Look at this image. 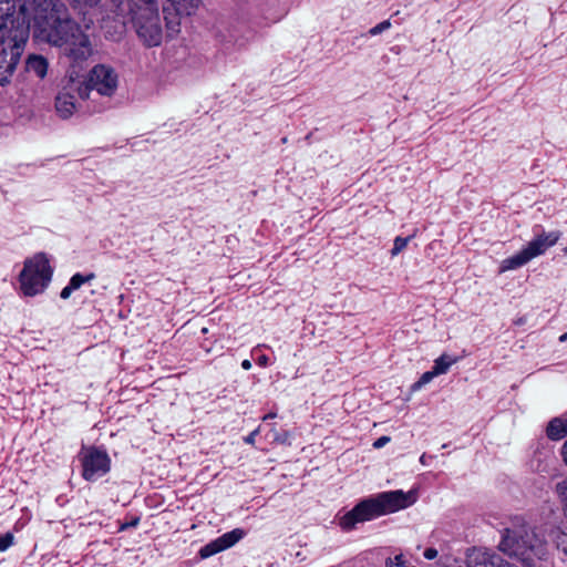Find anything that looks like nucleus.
<instances>
[{
	"label": "nucleus",
	"instance_id": "25",
	"mask_svg": "<svg viewBox=\"0 0 567 567\" xmlns=\"http://www.w3.org/2000/svg\"><path fill=\"white\" fill-rule=\"evenodd\" d=\"M388 28H390V22L389 21H383V22L377 24L375 27H373L370 30V33L372 35H377V34L381 33L382 31L386 30Z\"/></svg>",
	"mask_w": 567,
	"mask_h": 567
},
{
	"label": "nucleus",
	"instance_id": "9",
	"mask_svg": "<svg viewBox=\"0 0 567 567\" xmlns=\"http://www.w3.org/2000/svg\"><path fill=\"white\" fill-rule=\"evenodd\" d=\"M133 27L138 39L147 48L161 45L163 41V27L159 17V9L131 16Z\"/></svg>",
	"mask_w": 567,
	"mask_h": 567
},
{
	"label": "nucleus",
	"instance_id": "13",
	"mask_svg": "<svg viewBox=\"0 0 567 567\" xmlns=\"http://www.w3.org/2000/svg\"><path fill=\"white\" fill-rule=\"evenodd\" d=\"M80 83L70 80L55 99V109L60 117L69 118L76 110L75 99L79 96Z\"/></svg>",
	"mask_w": 567,
	"mask_h": 567
},
{
	"label": "nucleus",
	"instance_id": "4",
	"mask_svg": "<svg viewBox=\"0 0 567 567\" xmlns=\"http://www.w3.org/2000/svg\"><path fill=\"white\" fill-rule=\"evenodd\" d=\"M53 269L44 252H38L25 259L19 275L20 289L23 296L34 297L42 293L52 279Z\"/></svg>",
	"mask_w": 567,
	"mask_h": 567
},
{
	"label": "nucleus",
	"instance_id": "29",
	"mask_svg": "<svg viewBox=\"0 0 567 567\" xmlns=\"http://www.w3.org/2000/svg\"><path fill=\"white\" fill-rule=\"evenodd\" d=\"M259 433V427L254 430L248 436L244 439L247 444H255V437Z\"/></svg>",
	"mask_w": 567,
	"mask_h": 567
},
{
	"label": "nucleus",
	"instance_id": "1",
	"mask_svg": "<svg viewBox=\"0 0 567 567\" xmlns=\"http://www.w3.org/2000/svg\"><path fill=\"white\" fill-rule=\"evenodd\" d=\"M28 42V24L22 8L0 0V85L6 86L19 64Z\"/></svg>",
	"mask_w": 567,
	"mask_h": 567
},
{
	"label": "nucleus",
	"instance_id": "20",
	"mask_svg": "<svg viewBox=\"0 0 567 567\" xmlns=\"http://www.w3.org/2000/svg\"><path fill=\"white\" fill-rule=\"evenodd\" d=\"M439 375L435 370L432 368L431 371H427V372H424L421 378L419 379V381H416L413 385H412V390H419L421 389L423 385H425L426 383L431 382L432 379L434 377Z\"/></svg>",
	"mask_w": 567,
	"mask_h": 567
},
{
	"label": "nucleus",
	"instance_id": "30",
	"mask_svg": "<svg viewBox=\"0 0 567 567\" xmlns=\"http://www.w3.org/2000/svg\"><path fill=\"white\" fill-rule=\"evenodd\" d=\"M72 291H74V289H73V288H71V286H70V285H68L66 287H64V288L62 289V291H61V293H60V297H61L62 299H68V298L71 296Z\"/></svg>",
	"mask_w": 567,
	"mask_h": 567
},
{
	"label": "nucleus",
	"instance_id": "3",
	"mask_svg": "<svg viewBox=\"0 0 567 567\" xmlns=\"http://www.w3.org/2000/svg\"><path fill=\"white\" fill-rule=\"evenodd\" d=\"M416 497L413 492L404 493L401 489L383 492L374 497H369L357 504L340 519L343 529H351L357 523L373 519L375 517L394 513L414 504Z\"/></svg>",
	"mask_w": 567,
	"mask_h": 567
},
{
	"label": "nucleus",
	"instance_id": "15",
	"mask_svg": "<svg viewBox=\"0 0 567 567\" xmlns=\"http://www.w3.org/2000/svg\"><path fill=\"white\" fill-rule=\"evenodd\" d=\"M49 69L48 59L40 54H30L25 60L24 70L39 79H44Z\"/></svg>",
	"mask_w": 567,
	"mask_h": 567
},
{
	"label": "nucleus",
	"instance_id": "34",
	"mask_svg": "<svg viewBox=\"0 0 567 567\" xmlns=\"http://www.w3.org/2000/svg\"><path fill=\"white\" fill-rule=\"evenodd\" d=\"M274 417H276V413L270 412V413L266 414V415L262 417V420H264V421H266V420L274 419Z\"/></svg>",
	"mask_w": 567,
	"mask_h": 567
},
{
	"label": "nucleus",
	"instance_id": "38",
	"mask_svg": "<svg viewBox=\"0 0 567 567\" xmlns=\"http://www.w3.org/2000/svg\"><path fill=\"white\" fill-rule=\"evenodd\" d=\"M522 323H524V319H523V318H520V319H518V320L516 321V324H522Z\"/></svg>",
	"mask_w": 567,
	"mask_h": 567
},
{
	"label": "nucleus",
	"instance_id": "11",
	"mask_svg": "<svg viewBox=\"0 0 567 567\" xmlns=\"http://www.w3.org/2000/svg\"><path fill=\"white\" fill-rule=\"evenodd\" d=\"M82 476L85 481H95L111 470V460L107 453L95 446L83 447L80 453Z\"/></svg>",
	"mask_w": 567,
	"mask_h": 567
},
{
	"label": "nucleus",
	"instance_id": "32",
	"mask_svg": "<svg viewBox=\"0 0 567 567\" xmlns=\"http://www.w3.org/2000/svg\"><path fill=\"white\" fill-rule=\"evenodd\" d=\"M561 454H563V457H564V462L567 465V440L564 443Z\"/></svg>",
	"mask_w": 567,
	"mask_h": 567
},
{
	"label": "nucleus",
	"instance_id": "6",
	"mask_svg": "<svg viewBox=\"0 0 567 567\" xmlns=\"http://www.w3.org/2000/svg\"><path fill=\"white\" fill-rule=\"evenodd\" d=\"M22 8V17L28 24V38L30 37V18L27 14L28 9L31 10L33 20V30L40 29L44 24L55 19L58 14L68 10L66 4L61 0H12Z\"/></svg>",
	"mask_w": 567,
	"mask_h": 567
},
{
	"label": "nucleus",
	"instance_id": "2",
	"mask_svg": "<svg viewBox=\"0 0 567 567\" xmlns=\"http://www.w3.org/2000/svg\"><path fill=\"white\" fill-rule=\"evenodd\" d=\"M497 548L524 567H539V563L548 556V543L544 535L520 518L514 519L502 530Z\"/></svg>",
	"mask_w": 567,
	"mask_h": 567
},
{
	"label": "nucleus",
	"instance_id": "37",
	"mask_svg": "<svg viewBox=\"0 0 567 567\" xmlns=\"http://www.w3.org/2000/svg\"><path fill=\"white\" fill-rule=\"evenodd\" d=\"M138 524V518H136L135 520H132V526H136Z\"/></svg>",
	"mask_w": 567,
	"mask_h": 567
},
{
	"label": "nucleus",
	"instance_id": "31",
	"mask_svg": "<svg viewBox=\"0 0 567 567\" xmlns=\"http://www.w3.org/2000/svg\"><path fill=\"white\" fill-rule=\"evenodd\" d=\"M258 364L261 367H266L268 364V358L266 355H261L258 358Z\"/></svg>",
	"mask_w": 567,
	"mask_h": 567
},
{
	"label": "nucleus",
	"instance_id": "7",
	"mask_svg": "<svg viewBox=\"0 0 567 567\" xmlns=\"http://www.w3.org/2000/svg\"><path fill=\"white\" fill-rule=\"evenodd\" d=\"M80 24L72 19L69 9L61 14H58L55 19L49 21V23L44 24L40 29L33 30V37L39 42L47 43L51 47L59 48L61 43H65L68 37L72 35L73 31Z\"/></svg>",
	"mask_w": 567,
	"mask_h": 567
},
{
	"label": "nucleus",
	"instance_id": "23",
	"mask_svg": "<svg viewBox=\"0 0 567 567\" xmlns=\"http://www.w3.org/2000/svg\"><path fill=\"white\" fill-rule=\"evenodd\" d=\"M271 433H272L274 442L281 443V444L287 443L289 440V436H290L289 432H287V431L279 432L276 430L275 426L271 429Z\"/></svg>",
	"mask_w": 567,
	"mask_h": 567
},
{
	"label": "nucleus",
	"instance_id": "28",
	"mask_svg": "<svg viewBox=\"0 0 567 567\" xmlns=\"http://www.w3.org/2000/svg\"><path fill=\"white\" fill-rule=\"evenodd\" d=\"M390 442V437L389 436H380L378 440L374 441L373 443V447L374 449H381L383 447L386 443Z\"/></svg>",
	"mask_w": 567,
	"mask_h": 567
},
{
	"label": "nucleus",
	"instance_id": "33",
	"mask_svg": "<svg viewBox=\"0 0 567 567\" xmlns=\"http://www.w3.org/2000/svg\"><path fill=\"white\" fill-rule=\"evenodd\" d=\"M241 368H243L244 370H249V369L251 368V362H250L249 360H244V361L241 362Z\"/></svg>",
	"mask_w": 567,
	"mask_h": 567
},
{
	"label": "nucleus",
	"instance_id": "18",
	"mask_svg": "<svg viewBox=\"0 0 567 567\" xmlns=\"http://www.w3.org/2000/svg\"><path fill=\"white\" fill-rule=\"evenodd\" d=\"M456 362V359H452L450 355L447 354H442L441 357H439L435 361H434V367L433 369L435 370V372L440 375V374H444L447 372V370L450 369V367Z\"/></svg>",
	"mask_w": 567,
	"mask_h": 567
},
{
	"label": "nucleus",
	"instance_id": "27",
	"mask_svg": "<svg viewBox=\"0 0 567 567\" xmlns=\"http://www.w3.org/2000/svg\"><path fill=\"white\" fill-rule=\"evenodd\" d=\"M439 555V551L435 548H426L423 553L425 559L432 560L435 559Z\"/></svg>",
	"mask_w": 567,
	"mask_h": 567
},
{
	"label": "nucleus",
	"instance_id": "26",
	"mask_svg": "<svg viewBox=\"0 0 567 567\" xmlns=\"http://www.w3.org/2000/svg\"><path fill=\"white\" fill-rule=\"evenodd\" d=\"M557 547H561L565 554H567V533H561V535L557 538Z\"/></svg>",
	"mask_w": 567,
	"mask_h": 567
},
{
	"label": "nucleus",
	"instance_id": "36",
	"mask_svg": "<svg viewBox=\"0 0 567 567\" xmlns=\"http://www.w3.org/2000/svg\"><path fill=\"white\" fill-rule=\"evenodd\" d=\"M502 567H514V566L504 559Z\"/></svg>",
	"mask_w": 567,
	"mask_h": 567
},
{
	"label": "nucleus",
	"instance_id": "35",
	"mask_svg": "<svg viewBox=\"0 0 567 567\" xmlns=\"http://www.w3.org/2000/svg\"><path fill=\"white\" fill-rule=\"evenodd\" d=\"M566 340H567V332H566V333H564V334H561V336L559 337V341H560V342H564V341H566Z\"/></svg>",
	"mask_w": 567,
	"mask_h": 567
},
{
	"label": "nucleus",
	"instance_id": "40",
	"mask_svg": "<svg viewBox=\"0 0 567 567\" xmlns=\"http://www.w3.org/2000/svg\"><path fill=\"white\" fill-rule=\"evenodd\" d=\"M565 254H567V247L564 249Z\"/></svg>",
	"mask_w": 567,
	"mask_h": 567
},
{
	"label": "nucleus",
	"instance_id": "12",
	"mask_svg": "<svg viewBox=\"0 0 567 567\" xmlns=\"http://www.w3.org/2000/svg\"><path fill=\"white\" fill-rule=\"evenodd\" d=\"M175 14L169 13V8L164 7L163 12L165 13L167 37L172 38L179 32L181 16H190L200 6V0H167Z\"/></svg>",
	"mask_w": 567,
	"mask_h": 567
},
{
	"label": "nucleus",
	"instance_id": "17",
	"mask_svg": "<svg viewBox=\"0 0 567 567\" xmlns=\"http://www.w3.org/2000/svg\"><path fill=\"white\" fill-rule=\"evenodd\" d=\"M547 436L551 440H560L567 435V420H551L546 429Z\"/></svg>",
	"mask_w": 567,
	"mask_h": 567
},
{
	"label": "nucleus",
	"instance_id": "24",
	"mask_svg": "<svg viewBox=\"0 0 567 567\" xmlns=\"http://www.w3.org/2000/svg\"><path fill=\"white\" fill-rule=\"evenodd\" d=\"M13 544V535L6 533L0 536V551L7 550Z\"/></svg>",
	"mask_w": 567,
	"mask_h": 567
},
{
	"label": "nucleus",
	"instance_id": "5",
	"mask_svg": "<svg viewBox=\"0 0 567 567\" xmlns=\"http://www.w3.org/2000/svg\"><path fill=\"white\" fill-rule=\"evenodd\" d=\"M117 89V74L113 68L105 64H96L89 73L84 82L80 83L79 97L91 99V92L99 95L112 96Z\"/></svg>",
	"mask_w": 567,
	"mask_h": 567
},
{
	"label": "nucleus",
	"instance_id": "22",
	"mask_svg": "<svg viewBox=\"0 0 567 567\" xmlns=\"http://www.w3.org/2000/svg\"><path fill=\"white\" fill-rule=\"evenodd\" d=\"M410 239H411V237H396L394 239V244H393V248L391 250V255L392 256H396L403 249H405V247H406V245H408Z\"/></svg>",
	"mask_w": 567,
	"mask_h": 567
},
{
	"label": "nucleus",
	"instance_id": "19",
	"mask_svg": "<svg viewBox=\"0 0 567 567\" xmlns=\"http://www.w3.org/2000/svg\"><path fill=\"white\" fill-rule=\"evenodd\" d=\"M95 278V275L93 272L86 275V276H83L81 274H75L72 276V278L70 279V282L69 285L71 286V288H73L74 290L79 289L84 282H89L91 280H93Z\"/></svg>",
	"mask_w": 567,
	"mask_h": 567
},
{
	"label": "nucleus",
	"instance_id": "39",
	"mask_svg": "<svg viewBox=\"0 0 567 567\" xmlns=\"http://www.w3.org/2000/svg\"><path fill=\"white\" fill-rule=\"evenodd\" d=\"M424 457H425L424 455L421 456V458H420L421 463H424Z\"/></svg>",
	"mask_w": 567,
	"mask_h": 567
},
{
	"label": "nucleus",
	"instance_id": "14",
	"mask_svg": "<svg viewBox=\"0 0 567 567\" xmlns=\"http://www.w3.org/2000/svg\"><path fill=\"white\" fill-rule=\"evenodd\" d=\"M244 535L245 533L240 528H235L231 532L225 533L220 537L212 540L210 543L206 544L204 547L200 548V558H208L234 546L244 537Z\"/></svg>",
	"mask_w": 567,
	"mask_h": 567
},
{
	"label": "nucleus",
	"instance_id": "16",
	"mask_svg": "<svg viewBox=\"0 0 567 567\" xmlns=\"http://www.w3.org/2000/svg\"><path fill=\"white\" fill-rule=\"evenodd\" d=\"M131 16L159 9L158 0H128Z\"/></svg>",
	"mask_w": 567,
	"mask_h": 567
},
{
	"label": "nucleus",
	"instance_id": "21",
	"mask_svg": "<svg viewBox=\"0 0 567 567\" xmlns=\"http://www.w3.org/2000/svg\"><path fill=\"white\" fill-rule=\"evenodd\" d=\"M556 493L564 504V511L567 513V480L557 483Z\"/></svg>",
	"mask_w": 567,
	"mask_h": 567
},
{
	"label": "nucleus",
	"instance_id": "10",
	"mask_svg": "<svg viewBox=\"0 0 567 567\" xmlns=\"http://www.w3.org/2000/svg\"><path fill=\"white\" fill-rule=\"evenodd\" d=\"M71 34L65 43L60 44L59 49L70 63L80 65L92 56L94 52L93 44L90 35L82 30L81 25Z\"/></svg>",
	"mask_w": 567,
	"mask_h": 567
},
{
	"label": "nucleus",
	"instance_id": "8",
	"mask_svg": "<svg viewBox=\"0 0 567 567\" xmlns=\"http://www.w3.org/2000/svg\"><path fill=\"white\" fill-rule=\"evenodd\" d=\"M560 237L559 231L543 233L516 255L503 260L501 271L516 269L527 264L533 258L544 254L549 247L554 246Z\"/></svg>",
	"mask_w": 567,
	"mask_h": 567
}]
</instances>
